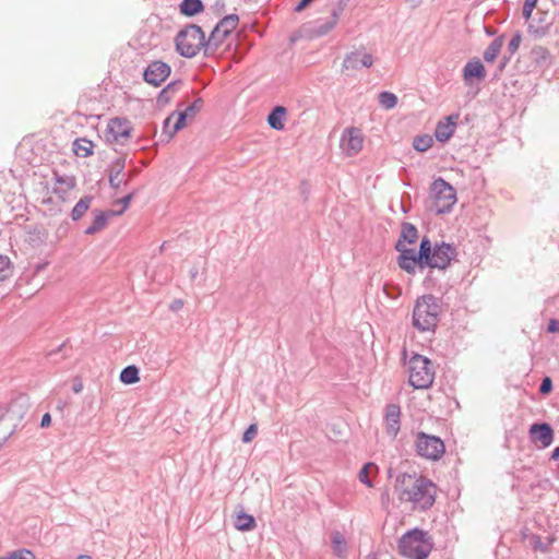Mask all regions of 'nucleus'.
I'll return each instance as SVG.
<instances>
[{"instance_id":"nucleus-1","label":"nucleus","mask_w":559,"mask_h":559,"mask_svg":"<svg viewBox=\"0 0 559 559\" xmlns=\"http://www.w3.org/2000/svg\"><path fill=\"white\" fill-rule=\"evenodd\" d=\"M457 257V249L454 243L440 241L435 242L428 236L419 241L418 250L412 248L404 250L403 255L396 257L399 267L409 275L428 270L423 285L426 289L432 290L438 286V280L433 276L435 270L444 272Z\"/></svg>"},{"instance_id":"nucleus-2","label":"nucleus","mask_w":559,"mask_h":559,"mask_svg":"<svg viewBox=\"0 0 559 559\" xmlns=\"http://www.w3.org/2000/svg\"><path fill=\"white\" fill-rule=\"evenodd\" d=\"M176 51L185 58L191 59L195 57L201 50L205 57L213 56L211 50H207V39L201 26L197 24H189L181 28L175 37Z\"/></svg>"},{"instance_id":"nucleus-3","label":"nucleus","mask_w":559,"mask_h":559,"mask_svg":"<svg viewBox=\"0 0 559 559\" xmlns=\"http://www.w3.org/2000/svg\"><path fill=\"white\" fill-rule=\"evenodd\" d=\"M397 548L404 558L427 559L432 550V543L426 531L414 527L402 535Z\"/></svg>"},{"instance_id":"nucleus-4","label":"nucleus","mask_w":559,"mask_h":559,"mask_svg":"<svg viewBox=\"0 0 559 559\" xmlns=\"http://www.w3.org/2000/svg\"><path fill=\"white\" fill-rule=\"evenodd\" d=\"M441 313L440 299L424 295L416 300L413 309V325L420 332L433 331Z\"/></svg>"},{"instance_id":"nucleus-5","label":"nucleus","mask_w":559,"mask_h":559,"mask_svg":"<svg viewBox=\"0 0 559 559\" xmlns=\"http://www.w3.org/2000/svg\"><path fill=\"white\" fill-rule=\"evenodd\" d=\"M408 372V383L414 389H428L431 386L435 379L432 361L420 354H413L409 358Z\"/></svg>"},{"instance_id":"nucleus-6","label":"nucleus","mask_w":559,"mask_h":559,"mask_svg":"<svg viewBox=\"0 0 559 559\" xmlns=\"http://www.w3.org/2000/svg\"><path fill=\"white\" fill-rule=\"evenodd\" d=\"M433 198V207L437 214L450 213L456 203V191L442 177L435 179L430 187Z\"/></svg>"},{"instance_id":"nucleus-7","label":"nucleus","mask_w":559,"mask_h":559,"mask_svg":"<svg viewBox=\"0 0 559 559\" xmlns=\"http://www.w3.org/2000/svg\"><path fill=\"white\" fill-rule=\"evenodd\" d=\"M402 500L419 503L423 510H427L436 501V485L427 477L416 475V484L411 486L407 496H402Z\"/></svg>"},{"instance_id":"nucleus-8","label":"nucleus","mask_w":559,"mask_h":559,"mask_svg":"<svg viewBox=\"0 0 559 559\" xmlns=\"http://www.w3.org/2000/svg\"><path fill=\"white\" fill-rule=\"evenodd\" d=\"M239 23V16L235 13L222 17L212 29L207 39V50L214 55L224 40L233 33Z\"/></svg>"},{"instance_id":"nucleus-9","label":"nucleus","mask_w":559,"mask_h":559,"mask_svg":"<svg viewBox=\"0 0 559 559\" xmlns=\"http://www.w3.org/2000/svg\"><path fill=\"white\" fill-rule=\"evenodd\" d=\"M416 453L425 459L438 461L445 451L444 442L440 437L419 431L416 438Z\"/></svg>"},{"instance_id":"nucleus-10","label":"nucleus","mask_w":559,"mask_h":559,"mask_svg":"<svg viewBox=\"0 0 559 559\" xmlns=\"http://www.w3.org/2000/svg\"><path fill=\"white\" fill-rule=\"evenodd\" d=\"M171 67L162 60H154L143 70V81L158 87L170 75Z\"/></svg>"},{"instance_id":"nucleus-11","label":"nucleus","mask_w":559,"mask_h":559,"mask_svg":"<svg viewBox=\"0 0 559 559\" xmlns=\"http://www.w3.org/2000/svg\"><path fill=\"white\" fill-rule=\"evenodd\" d=\"M487 75L486 68L477 57L468 60L462 69V79L467 87L479 84Z\"/></svg>"},{"instance_id":"nucleus-12","label":"nucleus","mask_w":559,"mask_h":559,"mask_svg":"<svg viewBox=\"0 0 559 559\" xmlns=\"http://www.w3.org/2000/svg\"><path fill=\"white\" fill-rule=\"evenodd\" d=\"M460 112H453L440 119L435 128V139L440 143H447L454 134L459 124Z\"/></svg>"},{"instance_id":"nucleus-13","label":"nucleus","mask_w":559,"mask_h":559,"mask_svg":"<svg viewBox=\"0 0 559 559\" xmlns=\"http://www.w3.org/2000/svg\"><path fill=\"white\" fill-rule=\"evenodd\" d=\"M203 99L198 97L192 104L186 107L183 110H174L173 116H176V120L171 126L169 135H175L177 132L182 130L187 126V120L192 119L201 110L203 106Z\"/></svg>"},{"instance_id":"nucleus-14","label":"nucleus","mask_w":559,"mask_h":559,"mask_svg":"<svg viewBox=\"0 0 559 559\" xmlns=\"http://www.w3.org/2000/svg\"><path fill=\"white\" fill-rule=\"evenodd\" d=\"M131 122L127 118L116 117L107 124V141L118 142L119 139H129L132 133Z\"/></svg>"},{"instance_id":"nucleus-15","label":"nucleus","mask_w":559,"mask_h":559,"mask_svg":"<svg viewBox=\"0 0 559 559\" xmlns=\"http://www.w3.org/2000/svg\"><path fill=\"white\" fill-rule=\"evenodd\" d=\"M530 438L533 442H540L542 448H548L555 437V431L549 423H533L528 429Z\"/></svg>"},{"instance_id":"nucleus-16","label":"nucleus","mask_w":559,"mask_h":559,"mask_svg":"<svg viewBox=\"0 0 559 559\" xmlns=\"http://www.w3.org/2000/svg\"><path fill=\"white\" fill-rule=\"evenodd\" d=\"M418 240V229L417 227L408 222H403L401 224V233L397 241L394 243V249L399 252V255H403L404 250H411L407 245H414Z\"/></svg>"},{"instance_id":"nucleus-17","label":"nucleus","mask_w":559,"mask_h":559,"mask_svg":"<svg viewBox=\"0 0 559 559\" xmlns=\"http://www.w3.org/2000/svg\"><path fill=\"white\" fill-rule=\"evenodd\" d=\"M383 419L388 436L395 438L401 429V407L395 403L388 404Z\"/></svg>"},{"instance_id":"nucleus-18","label":"nucleus","mask_w":559,"mask_h":559,"mask_svg":"<svg viewBox=\"0 0 559 559\" xmlns=\"http://www.w3.org/2000/svg\"><path fill=\"white\" fill-rule=\"evenodd\" d=\"M345 133L348 136L345 138V134H343L341 146L348 156H354L362 148V136L356 128H347Z\"/></svg>"},{"instance_id":"nucleus-19","label":"nucleus","mask_w":559,"mask_h":559,"mask_svg":"<svg viewBox=\"0 0 559 559\" xmlns=\"http://www.w3.org/2000/svg\"><path fill=\"white\" fill-rule=\"evenodd\" d=\"M126 168V156H120L111 160L107 168L109 187L114 190H118L122 185L120 175Z\"/></svg>"},{"instance_id":"nucleus-20","label":"nucleus","mask_w":559,"mask_h":559,"mask_svg":"<svg viewBox=\"0 0 559 559\" xmlns=\"http://www.w3.org/2000/svg\"><path fill=\"white\" fill-rule=\"evenodd\" d=\"M287 109L282 105L274 106L266 117V122L271 129L282 131L285 128Z\"/></svg>"},{"instance_id":"nucleus-21","label":"nucleus","mask_w":559,"mask_h":559,"mask_svg":"<svg viewBox=\"0 0 559 559\" xmlns=\"http://www.w3.org/2000/svg\"><path fill=\"white\" fill-rule=\"evenodd\" d=\"M93 221L90 226H87L84 230L85 235H95L102 229H104L108 224V214L105 211L99 209H94L92 211Z\"/></svg>"},{"instance_id":"nucleus-22","label":"nucleus","mask_w":559,"mask_h":559,"mask_svg":"<svg viewBox=\"0 0 559 559\" xmlns=\"http://www.w3.org/2000/svg\"><path fill=\"white\" fill-rule=\"evenodd\" d=\"M234 527L239 532H251L257 527L255 518L241 510L235 516Z\"/></svg>"},{"instance_id":"nucleus-23","label":"nucleus","mask_w":559,"mask_h":559,"mask_svg":"<svg viewBox=\"0 0 559 559\" xmlns=\"http://www.w3.org/2000/svg\"><path fill=\"white\" fill-rule=\"evenodd\" d=\"M178 8L181 15L193 17L204 11V3L202 0H181Z\"/></svg>"},{"instance_id":"nucleus-24","label":"nucleus","mask_w":559,"mask_h":559,"mask_svg":"<svg viewBox=\"0 0 559 559\" xmlns=\"http://www.w3.org/2000/svg\"><path fill=\"white\" fill-rule=\"evenodd\" d=\"M413 484H416V474L402 473L396 476L394 488L401 500L402 496H407V491H409Z\"/></svg>"},{"instance_id":"nucleus-25","label":"nucleus","mask_w":559,"mask_h":559,"mask_svg":"<svg viewBox=\"0 0 559 559\" xmlns=\"http://www.w3.org/2000/svg\"><path fill=\"white\" fill-rule=\"evenodd\" d=\"M503 43H504V35H500V36L496 37L489 44V46L485 49V51L483 53L484 60L488 63L493 62L498 58V56L501 51V48L503 46Z\"/></svg>"},{"instance_id":"nucleus-26","label":"nucleus","mask_w":559,"mask_h":559,"mask_svg":"<svg viewBox=\"0 0 559 559\" xmlns=\"http://www.w3.org/2000/svg\"><path fill=\"white\" fill-rule=\"evenodd\" d=\"M94 143L87 138H78L73 141V153L79 157H88L93 155Z\"/></svg>"},{"instance_id":"nucleus-27","label":"nucleus","mask_w":559,"mask_h":559,"mask_svg":"<svg viewBox=\"0 0 559 559\" xmlns=\"http://www.w3.org/2000/svg\"><path fill=\"white\" fill-rule=\"evenodd\" d=\"M93 202L92 195H84L73 206L70 217L73 222H78L81 219L84 214L90 210L91 204Z\"/></svg>"},{"instance_id":"nucleus-28","label":"nucleus","mask_w":559,"mask_h":559,"mask_svg":"<svg viewBox=\"0 0 559 559\" xmlns=\"http://www.w3.org/2000/svg\"><path fill=\"white\" fill-rule=\"evenodd\" d=\"M121 383L130 385L140 381V369L135 365L124 367L119 376Z\"/></svg>"},{"instance_id":"nucleus-29","label":"nucleus","mask_w":559,"mask_h":559,"mask_svg":"<svg viewBox=\"0 0 559 559\" xmlns=\"http://www.w3.org/2000/svg\"><path fill=\"white\" fill-rule=\"evenodd\" d=\"M372 472H374V473L379 472L378 465L374 462H367L362 465V467L360 468V471L358 473L359 481L361 484H364L365 486H367L368 488L373 487V481L371 480V478L369 476V474Z\"/></svg>"},{"instance_id":"nucleus-30","label":"nucleus","mask_w":559,"mask_h":559,"mask_svg":"<svg viewBox=\"0 0 559 559\" xmlns=\"http://www.w3.org/2000/svg\"><path fill=\"white\" fill-rule=\"evenodd\" d=\"M331 543L334 549V552L342 557L347 551V543L345 537L340 532H333L331 534Z\"/></svg>"},{"instance_id":"nucleus-31","label":"nucleus","mask_w":559,"mask_h":559,"mask_svg":"<svg viewBox=\"0 0 559 559\" xmlns=\"http://www.w3.org/2000/svg\"><path fill=\"white\" fill-rule=\"evenodd\" d=\"M532 57L538 66H547L550 61V52L543 46H536L532 49Z\"/></svg>"},{"instance_id":"nucleus-32","label":"nucleus","mask_w":559,"mask_h":559,"mask_svg":"<svg viewBox=\"0 0 559 559\" xmlns=\"http://www.w3.org/2000/svg\"><path fill=\"white\" fill-rule=\"evenodd\" d=\"M433 140L429 134H421L415 136L413 147L415 151L425 153L432 146Z\"/></svg>"},{"instance_id":"nucleus-33","label":"nucleus","mask_w":559,"mask_h":559,"mask_svg":"<svg viewBox=\"0 0 559 559\" xmlns=\"http://www.w3.org/2000/svg\"><path fill=\"white\" fill-rule=\"evenodd\" d=\"M397 96L389 91L379 94V104L385 109H393L397 105Z\"/></svg>"},{"instance_id":"nucleus-34","label":"nucleus","mask_w":559,"mask_h":559,"mask_svg":"<svg viewBox=\"0 0 559 559\" xmlns=\"http://www.w3.org/2000/svg\"><path fill=\"white\" fill-rule=\"evenodd\" d=\"M360 60V51H353L347 53L343 60V70H358Z\"/></svg>"},{"instance_id":"nucleus-35","label":"nucleus","mask_w":559,"mask_h":559,"mask_svg":"<svg viewBox=\"0 0 559 559\" xmlns=\"http://www.w3.org/2000/svg\"><path fill=\"white\" fill-rule=\"evenodd\" d=\"M336 23L337 21L332 17L323 22L318 21V25L313 28V34L318 37L324 36L335 27Z\"/></svg>"},{"instance_id":"nucleus-36","label":"nucleus","mask_w":559,"mask_h":559,"mask_svg":"<svg viewBox=\"0 0 559 559\" xmlns=\"http://www.w3.org/2000/svg\"><path fill=\"white\" fill-rule=\"evenodd\" d=\"M0 559H36V557L31 549L20 548L8 552L5 556L0 557Z\"/></svg>"},{"instance_id":"nucleus-37","label":"nucleus","mask_w":559,"mask_h":559,"mask_svg":"<svg viewBox=\"0 0 559 559\" xmlns=\"http://www.w3.org/2000/svg\"><path fill=\"white\" fill-rule=\"evenodd\" d=\"M12 273V263L9 257L0 254V282L5 281Z\"/></svg>"},{"instance_id":"nucleus-38","label":"nucleus","mask_w":559,"mask_h":559,"mask_svg":"<svg viewBox=\"0 0 559 559\" xmlns=\"http://www.w3.org/2000/svg\"><path fill=\"white\" fill-rule=\"evenodd\" d=\"M521 40H522V34H521V32H516L510 39L508 47H507V52L510 53V57H512L518 51V49L521 45Z\"/></svg>"},{"instance_id":"nucleus-39","label":"nucleus","mask_w":559,"mask_h":559,"mask_svg":"<svg viewBox=\"0 0 559 559\" xmlns=\"http://www.w3.org/2000/svg\"><path fill=\"white\" fill-rule=\"evenodd\" d=\"M549 24L547 25H535L534 23H530L527 26V31L530 34L535 37H543L548 33Z\"/></svg>"},{"instance_id":"nucleus-40","label":"nucleus","mask_w":559,"mask_h":559,"mask_svg":"<svg viewBox=\"0 0 559 559\" xmlns=\"http://www.w3.org/2000/svg\"><path fill=\"white\" fill-rule=\"evenodd\" d=\"M554 390V383H552V380L550 377L548 376H545L543 379H542V382L539 384V388H538V391L542 395H548L552 392Z\"/></svg>"},{"instance_id":"nucleus-41","label":"nucleus","mask_w":559,"mask_h":559,"mask_svg":"<svg viewBox=\"0 0 559 559\" xmlns=\"http://www.w3.org/2000/svg\"><path fill=\"white\" fill-rule=\"evenodd\" d=\"M257 433H258V426L255 424H251L243 431L241 441L243 443H249L255 438Z\"/></svg>"},{"instance_id":"nucleus-42","label":"nucleus","mask_w":559,"mask_h":559,"mask_svg":"<svg viewBox=\"0 0 559 559\" xmlns=\"http://www.w3.org/2000/svg\"><path fill=\"white\" fill-rule=\"evenodd\" d=\"M537 1L538 0H524L522 15L526 21L531 19L533 10L536 8Z\"/></svg>"},{"instance_id":"nucleus-43","label":"nucleus","mask_w":559,"mask_h":559,"mask_svg":"<svg viewBox=\"0 0 559 559\" xmlns=\"http://www.w3.org/2000/svg\"><path fill=\"white\" fill-rule=\"evenodd\" d=\"M138 192H139L138 189H133L128 194H126L122 198L118 199L116 201V203L121 204L122 211H127V209L129 207L131 201L134 199V197L138 194Z\"/></svg>"},{"instance_id":"nucleus-44","label":"nucleus","mask_w":559,"mask_h":559,"mask_svg":"<svg viewBox=\"0 0 559 559\" xmlns=\"http://www.w3.org/2000/svg\"><path fill=\"white\" fill-rule=\"evenodd\" d=\"M348 1L349 0H338L331 12V17L334 19L335 21H338L341 14L348 4Z\"/></svg>"},{"instance_id":"nucleus-45","label":"nucleus","mask_w":559,"mask_h":559,"mask_svg":"<svg viewBox=\"0 0 559 559\" xmlns=\"http://www.w3.org/2000/svg\"><path fill=\"white\" fill-rule=\"evenodd\" d=\"M171 99V94H169L164 87L158 92L156 97V104L158 107L166 106Z\"/></svg>"},{"instance_id":"nucleus-46","label":"nucleus","mask_w":559,"mask_h":559,"mask_svg":"<svg viewBox=\"0 0 559 559\" xmlns=\"http://www.w3.org/2000/svg\"><path fill=\"white\" fill-rule=\"evenodd\" d=\"M373 63V58L371 53L360 52L359 67L360 68H370Z\"/></svg>"},{"instance_id":"nucleus-47","label":"nucleus","mask_w":559,"mask_h":559,"mask_svg":"<svg viewBox=\"0 0 559 559\" xmlns=\"http://www.w3.org/2000/svg\"><path fill=\"white\" fill-rule=\"evenodd\" d=\"M173 119H176V116H173V112L164 120L163 123V132L162 135H166L167 140L171 139L174 135H169L171 131L170 122Z\"/></svg>"},{"instance_id":"nucleus-48","label":"nucleus","mask_w":559,"mask_h":559,"mask_svg":"<svg viewBox=\"0 0 559 559\" xmlns=\"http://www.w3.org/2000/svg\"><path fill=\"white\" fill-rule=\"evenodd\" d=\"M183 84V81L181 79L173 80L167 85L164 86V88L169 93L173 94L178 91L179 86Z\"/></svg>"},{"instance_id":"nucleus-49","label":"nucleus","mask_w":559,"mask_h":559,"mask_svg":"<svg viewBox=\"0 0 559 559\" xmlns=\"http://www.w3.org/2000/svg\"><path fill=\"white\" fill-rule=\"evenodd\" d=\"M29 234L36 237L40 242L47 239V231L44 228L35 227Z\"/></svg>"},{"instance_id":"nucleus-50","label":"nucleus","mask_w":559,"mask_h":559,"mask_svg":"<svg viewBox=\"0 0 559 559\" xmlns=\"http://www.w3.org/2000/svg\"><path fill=\"white\" fill-rule=\"evenodd\" d=\"M67 344H68V341L63 342L62 344H60L57 348L48 352L47 356L51 359H53V361H58V359L55 357H57L66 347H67Z\"/></svg>"},{"instance_id":"nucleus-51","label":"nucleus","mask_w":559,"mask_h":559,"mask_svg":"<svg viewBox=\"0 0 559 559\" xmlns=\"http://www.w3.org/2000/svg\"><path fill=\"white\" fill-rule=\"evenodd\" d=\"M548 333H558L559 332V319H550L547 324Z\"/></svg>"},{"instance_id":"nucleus-52","label":"nucleus","mask_w":559,"mask_h":559,"mask_svg":"<svg viewBox=\"0 0 559 559\" xmlns=\"http://www.w3.org/2000/svg\"><path fill=\"white\" fill-rule=\"evenodd\" d=\"M313 0H299L296 5L294 7V12H302L305 9H307Z\"/></svg>"},{"instance_id":"nucleus-53","label":"nucleus","mask_w":559,"mask_h":559,"mask_svg":"<svg viewBox=\"0 0 559 559\" xmlns=\"http://www.w3.org/2000/svg\"><path fill=\"white\" fill-rule=\"evenodd\" d=\"M68 230H69V223L64 222L57 228V233H56L57 238L61 239L62 237H64L68 234Z\"/></svg>"},{"instance_id":"nucleus-54","label":"nucleus","mask_w":559,"mask_h":559,"mask_svg":"<svg viewBox=\"0 0 559 559\" xmlns=\"http://www.w3.org/2000/svg\"><path fill=\"white\" fill-rule=\"evenodd\" d=\"M511 60V57H510V53L504 55L502 57V59L499 61V64L497 67V72H502L504 70V68L508 66V63L510 62Z\"/></svg>"},{"instance_id":"nucleus-55","label":"nucleus","mask_w":559,"mask_h":559,"mask_svg":"<svg viewBox=\"0 0 559 559\" xmlns=\"http://www.w3.org/2000/svg\"><path fill=\"white\" fill-rule=\"evenodd\" d=\"M51 424V416L49 413H45L43 416H41V419H40V424L39 426L41 428H47L49 427Z\"/></svg>"},{"instance_id":"nucleus-56","label":"nucleus","mask_w":559,"mask_h":559,"mask_svg":"<svg viewBox=\"0 0 559 559\" xmlns=\"http://www.w3.org/2000/svg\"><path fill=\"white\" fill-rule=\"evenodd\" d=\"M183 307V301L181 299H175L173 300V302L170 304L169 308L170 310L173 311H178L180 310L181 308Z\"/></svg>"},{"instance_id":"nucleus-57","label":"nucleus","mask_w":559,"mask_h":559,"mask_svg":"<svg viewBox=\"0 0 559 559\" xmlns=\"http://www.w3.org/2000/svg\"><path fill=\"white\" fill-rule=\"evenodd\" d=\"M83 390V383L80 379H76L74 382H73V385H72V391L78 394L80 392H82Z\"/></svg>"},{"instance_id":"nucleus-58","label":"nucleus","mask_w":559,"mask_h":559,"mask_svg":"<svg viewBox=\"0 0 559 559\" xmlns=\"http://www.w3.org/2000/svg\"><path fill=\"white\" fill-rule=\"evenodd\" d=\"M48 262H40L34 265V274H39L41 271L46 269Z\"/></svg>"},{"instance_id":"nucleus-59","label":"nucleus","mask_w":559,"mask_h":559,"mask_svg":"<svg viewBox=\"0 0 559 559\" xmlns=\"http://www.w3.org/2000/svg\"><path fill=\"white\" fill-rule=\"evenodd\" d=\"M126 211H122V207L120 210H108V211H105L106 214H108V218L111 217V216H120L124 213Z\"/></svg>"},{"instance_id":"nucleus-60","label":"nucleus","mask_w":559,"mask_h":559,"mask_svg":"<svg viewBox=\"0 0 559 559\" xmlns=\"http://www.w3.org/2000/svg\"><path fill=\"white\" fill-rule=\"evenodd\" d=\"M550 460L557 461L559 460V447H556L550 453Z\"/></svg>"},{"instance_id":"nucleus-61","label":"nucleus","mask_w":559,"mask_h":559,"mask_svg":"<svg viewBox=\"0 0 559 559\" xmlns=\"http://www.w3.org/2000/svg\"><path fill=\"white\" fill-rule=\"evenodd\" d=\"M406 2L413 8H417L421 4L423 0H406Z\"/></svg>"},{"instance_id":"nucleus-62","label":"nucleus","mask_w":559,"mask_h":559,"mask_svg":"<svg viewBox=\"0 0 559 559\" xmlns=\"http://www.w3.org/2000/svg\"><path fill=\"white\" fill-rule=\"evenodd\" d=\"M536 538L535 548L546 551L547 548L542 544L540 538L538 536Z\"/></svg>"},{"instance_id":"nucleus-63","label":"nucleus","mask_w":559,"mask_h":559,"mask_svg":"<svg viewBox=\"0 0 559 559\" xmlns=\"http://www.w3.org/2000/svg\"><path fill=\"white\" fill-rule=\"evenodd\" d=\"M485 32L488 36H495L497 33V31L492 27H486Z\"/></svg>"},{"instance_id":"nucleus-64","label":"nucleus","mask_w":559,"mask_h":559,"mask_svg":"<svg viewBox=\"0 0 559 559\" xmlns=\"http://www.w3.org/2000/svg\"><path fill=\"white\" fill-rule=\"evenodd\" d=\"M198 273H199V271H198V269H197V267L191 269V270H190V277H191L192 280H194V278L197 277Z\"/></svg>"}]
</instances>
